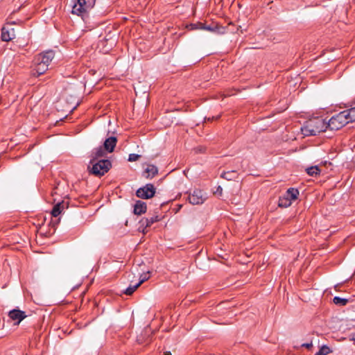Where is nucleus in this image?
Here are the masks:
<instances>
[{
	"label": "nucleus",
	"mask_w": 355,
	"mask_h": 355,
	"mask_svg": "<svg viewBox=\"0 0 355 355\" xmlns=\"http://www.w3.org/2000/svg\"><path fill=\"white\" fill-rule=\"evenodd\" d=\"M326 130L327 121L321 117L309 120L301 128L302 133L305 137L317 135Z\"/></svg>",
	"instance_id": "obj_1"
},
{
	"label": "nucleus",
	"mask_w": 355,
	"mask_h": 355,
	"mask_svg": "<svg viewBox=\"0 0 355 355\" xmlns=\"http://www.w3.org/2000/svg\"><path fill=\"white\" fill-rule=\"evenodd\" d=\"M96 0H76L73 8L72 14L80 16L83 20H85L87 12L95 4Z\"/></svg>",
	"instance_id": "obj_2"
},
{
	"label": "nucleus",
	"mask_w": 355,
	"mask_h": 355,
	"mask_svg": "<svg viewBox=\"0 0 355 355\" xmlns=\"http://www.w3.org/2000/svg\"><path fill=\"white\" fill-rule=\"evenodd\" d=\"M186 28L188 30H204L218 34H223L225 32V27L220 24H187Z\"/></svg>",
	"instance_id": "obj_3"
},
{
	"label": "nucleus",
	"mask_w": 355,
	"mask_h": 355,
	"mask_svg": "<svg viewBox=\"0 0 355 355\" xmlns=\"http://www.w3.org/2000/svg\"><path fill=\"white\" fill-rule=\"evenodd\" d=\"M90 164L92 167L90 172L96 175L101 176L106 173L112 166V164L108 159H91Z\"/></svg>",
	"instance_id": "obj_4"
},
{
	"label": "nucleus",
	"mask_w": 355,
	"mask_h": 355,
	"mask_svg": "<svg viewBox=\"0 0 355 355\" xmlns=\"http://www.w3.org/2000/svg\"><path fill=\"white\" fill-rule=\"evenodd\" d=\"M348 123L347 118L344 111L333 116L328 121H327V129L331 130H338Z\"/></svg>",
	"instance_id": "obj_5"
},
{
	"label": "nucleus",
	"mask_w": 355,
	"mask_h": 355,
	"mask_svg": "<svg viewBox=\"0 0 355 355\" xmlns=\"http://www.w3.org/2000/svg\"><path fill=\"white\" fill-rule=\"evenodd\" d=\"M299 193V191L297 189H288L285 193L279 197L278 206L283 208L290 207L292 204V201L297 198Z\"/></svg>",
	"instance_id": "obj_6"
},
{
	"label": "nucleus",
	"mask_w": 355,
	"mask_h": 355,
	"mask_svg": "<svg viewBox=\"0 0 355 355\" xmlns=\"http://www.w3.org/2000/svg\"><path fill=\"white\" fill-rule=\"evenodd\" d=\"M207 198V193L200 189H194L193 191L188 196V200L192 205H201Z\"/></svg>",
	"instance_id": "obj_7"
},
{
	"label": "nucleus",
	"mask_w": 355,
	"mask_h": 355,
	"mask_svg": "<svg viewBox=\"0 0 355 355\" xmlns=\"http://www.w3.org/2000/svg\"><path fill=\"white\" fill-rule=\"evenodd\" d=\"M155 188L152 184H147L144 187L137 189L136 195L142 199H149L154 196Z\"/></svg>",
	"instance_id": "obj_8"
},
{
	"label": "nucleus",
	"mask_w": 355,
	"mask_h": 355,
	"mask_svg": "<svg viewBox=\"0 0 355 355\" xmlns=\"http://www.w3.org/2000/svg\"><path fill=\"white\" fill-rule=\"evenodd\" d=\"M8 316L12 320L15 322V324H19V322L26 317L25 312L18 309L10 311L8 313Z\"/></svg>",
	"instance_id": "obj_9"
},
{
	"label": "nucleus",
	"mask_w": 355,
	"mask_h": 355,
	"mask_svg": "<svg viewBox=\"0 0 355 355\" xmlns=\"http://www.w3.org/2000/svg\"><path fill=\"white\" fill-rule=\"evenodd\" d=\"M54 55L53 51H48L38 55L35 59L37 61L41 62L42 64H46L49 67L50 62L54 58Z\"/></svg>",
	"instance_id": "obj_10"
},
{
	"label": "nucleus",
	"mask_w": 355,
	"mask_h": 355,
	"mask_svg": "<svg viewBox=\"0 0 355 355\" xmlns=\"http://www.w3.org/2000/svg\"><path fill=\"white\" fill-rule=\"evenodd\" d=\"M158 173V168L153 164H148L142 175L146 179H152Z\"/></svg>",
	"instance_id": "obj_11"
},
{
	"label": "nucleus",
	"mask_w": 355,
	"mask_h": 355,
	"mask_svg": "<svg viewBox=\"0 0 355 355\" xmlns=\"http://www.w3.org/2000/svg\"><path fill=\"white\" fill-rule=\"evenodd\" d=\"M67 207H68V202L62 201V202L57 203L53 207V208L51 211V215L53 217L58 216L64 209L67 208Z\"/></svg>",
	"instance_id": "obj_12"
},
{
	"label": "nucleus",
	"mask_w": 355,
	"mask_h": 355,
	"mask_svg": "<svg viewBox=\"0 0 355 355\" xmlns=\"http://www.w3.org/2000/svg\"><path fill=\"white\" fill-rule=\"evenodd\" d=\"M116 137H110L104 141L103 147L107 152L112 153L116 146Z\"/></svg>",
	"instance_id": "obj_13"
},
{
	"label": "nucleus",
	"mask_w": 355,
	"mask_h": 355,
	"mask_svg": "<svg viewBox=\"0 0 355 355\" xmlns=\"http://www.w3.org/2000/svg\"><path fill=\"white\" fill-rule=\"evenodd\" d=\"M15 31L13 28L6 29V28H1V41L8 42L15 38Z\"/></svg>",
	"instance_id": "obj_14"
},
{
	"label": "nucleus",
	"mask_w": 355,
	"mask_h": 355,
	"mask_svg": "<svg viewBox=\"0 0 355 355\" xmlns=\"http://www.w3.org/2000/svg\"><path fill=\"white\" fill-rule=\"evenodd\" d=\"M147 207L146 202L137 200L134 206V214L141 215L146 211Z\"/></svg>",
	"instance_id": "obj_15"
},
{
	"label": "nucleus",
	"mask_w": 355,
	"mask_h": 355,
	"mask_svg": "<svg viewBox=\"0 0 355 355\" xmlns=\"http://www.w3.org/2000/svg\"><path fill=\"white\" fill-rule=\"evenodd\" d=\"M35 63L36 66L33 72L34 76H39L43 74L48 69V66L46 64H42L41 62L37 61L36 59Z\"/></svg>",
	"instance_id": "obj_16"
},
{
	"label": "nucleus",
	"mask_w": 355,
	"mask_h": 355,
	"mask_svg": "<svg viewBox=\"0 0 355 355\" xmlns=\"http://www.w3.org/2000/svg\"><path fill=\"white\" fill-rule=\"evenodd\" d=\"M105 154L106 150H105L104 147L100 146L93 150L91 159H98L104 157Z\"/></svg>",
	"instance_id": "obj_17"
},
{
	"label": "nucleus",
	"mask_w": 355,
	"mask_h": 355,
	"mask_svg": "<svg viewBox=\"0 0 355 355\" xmlns=\"http://www.w3.org/2000/svg\"><path fill=\"white\" fill-rule=\"evenodd\" d=\"M160 220L159 216H153L150 218H143L141 219V223L146 227H150L153 223Z\"/></svg>",
	"instance_id": "obj_18"
},
{
	"label": "nucleus",
	"mask_w": 355,
	"mask_h": 355,
	"mask_svg": "<svg viewBox=\"0 0 355 355\" xmlns=\"http://www.w3.org/2000/svg\"><path fill=\"white\" fill-rule=\"evenodd\" d=\"M344 112L346 115V118H347L348 123L349 122L355 121V107L344 110Z\"/></svg>",
	"instance_id": "obj_19"
},
{
	"label": "nucleus",
	"mask_w": 355,
	"mask_h": 355,
	"mask_svg": "<svg viewBox=\"0 0 355 355\" xmlns=\"http://www.w3.org/2000/svg\"><path fill=\"white\" fill-rule=\"evenodd\" d=\"M306 171L310 176H316L320 173V169L318 166H313L307 168Z\"/></svg>",
	"instance_id": "obj_20"
},
{
	"label": "nucleus",
	"mask_w": 355,
	"mask_h": 355,
	"mask_svg": "<svg viewBox=\"0 0 355 355\" xmlns=\"http://www.w3.org/2000/svg\"><path fill=\"white\" fill-rule=\"evenodd\" d=\"M236 173V171L225 172L221 175V178L227 180H232L235 178Z\"/></svg>",
	"instance_id": "obj_21"
},
{
	"label": "nucleus",
	"mask_w": 355,
	"mask_h": 355,
	"mask_svg": "<svg viewBox=\"0 0 355 355\" xmlns=\"http://www.w3.org/2000/svg\"><path fill=\"white\" fill-rule=\"evenodd\" d=\"M331 352L330 348L327 345H323L315 355H327Z\"/></svg>",
	"instance_id": "obj_22"
},
{
	"label": "nucleus",
	"mask_w": 355,
	"mask_h": 355,
	"mask_svg": "<svg viewBox=\"0 0 355 355\" xmlns=\"http://www.w3.org/2000/svg\"><path fill=\"white\" fill-rule=\"evenodd\" d=\"M140 286L138 284L135 285H130L124 291V293L127 295H132Z\"/></svg>",
	"instance_id": "obj_23"
},
{
	"label": "nucleus",
	"mask_w": 355,
	"mask_h": 355,
	"mask_svg": "<svg viewBox=\"0 0 355 355\" xmlns=\"http://www.w3.org/2000/svg\"><path fill=\"white\" fill-rule=\"evenodd\" d=\"M333 302L336 304L344 306L347 303L348 300L347 299L341 298L340 297H334L333 299Z\"/></svg>",
	"instance_id": "obj_24"
},
{
	"label": "nucleus",
	"mask_w": 355,
	"mask_h": 355,
	"mask_svg": "<svg viewBox=\"0 0 355 355\" xmlns=\"http://www.w3.org/2000/svg\"><path fill=\"white\" fill-rule=\"evenodd\" d=\"M149 273L150 271H148L147 273H143L140 275L139 282L137 283L138 285L141 286L144 282L149 279Z\"/></svg>",
	"instance_id": "obj_25"
},
{
	"label": "nucleus",
	"mask_w": 355,
	"mask_h": 355,
	"mask_svg": "<svg viewBox=\"0 0 355 355\" xmlns=\"http://www.w3.org/2000/svg\"><path fill=\"white\" fill-rule=\"evenodd\" d=\"M140 157H141V155H137V154H135V153L130 154L129 157H128V161L129 162L137 161Z\"/></svg>",
	"instance_id": "obj_26"
},
{
	"label": "nucleus",
	"mask_w": 355,
	"mask_h": 355,
	"mask_svg": "<svg viewBox=\"0 0 355 355\" xmlns=\"http://www.w3.org/2000/svg\"><path fill=\"white\" fill-rule=\"evenodd\" d=\"M139 226L138 227V230L139 232H141L143 234H146V230L147 229L148 227L143 225V224L141 223V219L139 220Z\"/></svg>",
	"instance_id": "obj_27"
},
{
	"label": "nucleus",
	"mask_w": 355,
	"mask_h": 355,
	"mask_svg": "<svg viewBox=\"0 0 355 355\" xmlns=\"http://www.w3.org/2000/svg\"><path fill=\"white\" fill-rule=\"evenodd\" d=\"M313 345H312V343H303L302 345V347H305L306 349H310L311 347H312Z\"/></svg>",
	"instance_id": "obj_28"
},
{
	"label": "nucleus",
	"mask_w": 355,
	"mask_h": 355,
	"mask_svg": "<svg viewBox=\"0 0 355 355\" xmlns=\"http://www.w3.org/2000/svg\"><path fill=\"white\" fill-rule=\"evenodd\" d=\"M351 340H354L355 342V333L353 334L352 336H351Z\"/></svg>",
	"instance_id": "obj_29"
}]
</instances>
